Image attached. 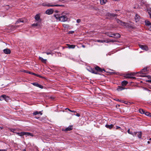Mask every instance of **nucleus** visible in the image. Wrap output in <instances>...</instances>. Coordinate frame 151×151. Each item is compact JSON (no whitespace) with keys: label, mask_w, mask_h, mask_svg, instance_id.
Returning <instances> with one entry per match:
<instances>
[{"label":"nucleus","mask_w":151,"mask_h":151,"mask_svg":"<svg viewBox=\"0 0 151 151\" xmlns=\"http://www.w3.org/2000/svg\"><path fill=\"white\" fill-rule=\"evenodd\" d=\"M116 21L120 24L124 26L125 28H134L133 27V24L131 23H126L124 22H122L118 19H116Z\"/></svg>","instance_id":"f257e3e1"},{"label":"nucleus","mask_w":151,"mask_h":151,"mask_svg":"<svg viewBox=\"0 0 151 151\" xmlns=\"http://www.w3.org/2000/svg\"><path fill=\"white\" fill-rule=\"evenodd\" d=\"M54 16L55 18L58 21L65 22L67 21L68 18L65 15H60V14H54Z\"/></svg>","instance_id":"f03ea898"},{"label":"nucleus","mask_w":151,"mask_h":151,"mask_svg":"<svg viewBox=\"0 0 151 151\" xmlns=\"http://www.w3.org/2000/svg\"><path fill=\"white\" fill-rule=\"evenodd\" d=\"M4 99L6 101H7L9 100V97L6 96L5 95H2L0 97V100L1 101Z\"/></svg>","instance_id":"7ed1b4c3"},{"label":"nucleus","mask_w":151,"mask_h":151,"mask_svg":"<svg viewBox=\"0 0 151 151\" xmlns=\"http://www.w3.org/2000/svg\"><path fill=\"white\" fill-rule=\"evenodd\" d=\"M135 74L134 73H129L126 75V78H130L136 79V78L134 77H131L130 76H134Z\"/></svg>","instance_id":"20e7f679"},{"label":"nucleus","mask_w":151,"mask_h":151,"mask_svg":"<svg viewBox=\"0 0 151 151\" xmlns=\"http://www.w3.org/2000/svg\"><path fill=\"white\" fill-rule=\"evenodd\" d=\"M139 47L142 50H145L146 51H147L148 50V47L146 45H139Z\"/></svg>","instance_id":"39448f33"},{"label":"nucleus","mask_w":151,"mask_h":151,"mask_svg":"<svg viewBox=\"0 0 151 151\" xmlns=\"http://www.w3.org/2000/svg\"><path fill=\"white\" fill-rule=\"evenodd\" d=\"M47 6L48 7H53V6H63V5H58V4H55V5H52L50 3H47Z\"/></svg>","instance_id":"423d86ee"},{"label":"nucleus","mask_w":151,"mask_h":151,"mask_svg":"<svg viewBox=\"0 0 151 151\" xmlns=\"http://www.w3.org/2000/svg\"><path fill=\"white\" fill-rule=\"evenodd\" d=\"M53 10L52 9H50L47 10L46 12L45 13L46 14L50 15L52 14L53 12Z\"/></svg>","instance_id":"0eeeda50"},{"label":"nucleus","mask_w":151,"mask_h":151,"mask_svg":"<svg viewBox=\"0 0 151 151\" xmlns=\"http://www.w3.org/2000/svg\"><path fill=\"white\" fill-rule=\"evenodd\" d=\"M95 69L97 71L99 72H102L103 71H105V70L104 69H102L98 66H96L95 67Z\"/></svg>","instance_id":"6e6552de"},{"label":"nucleus","mask_w":151,"mask_h":151,"mask_svg":"<svg viewBox=\"0 0 151 151\" xmlns=\"http://www.w3.org/2000/svg\"><path fill=\"white\" fill-rule=\"evenodd\" d=\"M26 20L25 19H19L17 20V21L16 22L15 24H17L20 22L25 23L26 22Z\"/></svg>","instance_id":"1a4fd4ad"},{"label":"nucleus","mask_w":151,"mask_h":151,"mask_svg":"<svg viewBox=\"0 0 151 151\" xmlns=\"http://www.w3.org/2000/svg\"><path fill=\"white\" fill-rule=\"evenodd\" d=\"M4 52L6 54H9L11 53V50L8 48L5 49L3 50Z\"/></svg>","instance_id":"9d476101"},{"label":"nucleus","mask_w":151,"mask_h":151,"mask_svg":"<svg viewBox=\"0 0 151 151\" xmlns=\"http://www.w3.org/2000/svg\"><path fill=\"white\" fill-rule=\"evenodd\" d=\"M148 67L144 68L142 69L140 71V72L142 74H145V73L148 70H147V68H148Z\"/></svg>","instance_id":"9b49d317"},{"label":"nucleus","mask_w":151,"mask_h":151,"mask_svg":"<svg viewBox=\"0 0 151 151\" xmlns=\"http://www.w3.org/2000/svg\"><path fill=\"white\" fill-rule=\"evenodd\" d=\"M140 19V16L137 14H136L135 17V20L136 22H138Z\"/></svg>","instance_id":"f8f14e48"},{"label":"nucleus","mask_w":151,"mask_h":151,"mask_svg":"<svg viewBox=\"0 0 151 151\" xmlns=\"http://www.w3.org/2000/svg\"><path fill=\"white\" fill-rule=\"evenodd\" d=\"M73 129V126L72 125H70L68 127L65 128L64 130V131L66 132H67L68 131H69Z\"/></svg>","instance_id":"ddd939ff"},{"label":"nucleus","mask_w":151,"mask_h":151,"mask_svg":"<svg viewBox=\"0 0 151 151\" xmlns=\"http://www.w3.org/2000/svg\"><path fill=\"white\" fill-rule=\"evenodd\" d=\"M95 42L101 43L106 42L108 43L109 42L108 40H96L95 41Z\"/></svg>","instance_id":"4468645a"},{"label":"nucleus","mask_w":151,"mask_h":151,"mask_svg":"<svg viewBox=\"0 0 151 151\" xmlns=\"http://www.w3.org/2000/svg\"><path fill=\"white\" fill-rule=\"evenodd\" d=\"M35 18L36 21H39L40 19V16L39 14H36L35 17Z\"/></svg>","instance_id":"2eb2a0df"},{"label":"nucleus","mask_w":151,"mask_h":151,"mask_svg":"<svg viewBox=\"0 0 151 151\" xmlns=\"http://www.w3.org/2000/svg\"><path fill=\"white\" fill-rule=\"evenodd\" d=\"M39 59L43 63H46V59H44L43 58L40 57H39Z\"/></svg>","instance_id":"dca6fc26"},{"label":"nucleus","mask_w":151,"mask_h":151,"mask_svg":"<svg viewBox=\"0 0 151 151\" xmlns=\"http://www.w3.org/2000/svg\"><path fill=\"white\" fill-rule=\"evenodd\" d=\"M114 125L112 124H111L110 125L108 124H106L105 127L107 128L111 129L114 127Z\"/></svg>","instance_id":"f3484780"},{"label":"nucleus","mask_w":151,"mask_h":151,"mask_svg":"<svg viewBox=\"0 0 151 151\" xmlns=\"http://www.w3.org/2000/svg\"><path fill=\"white\" fill-rule=\"evenodd\" d=\"M113 36H114L113 37L116 38H119L120 37V35L119 34H113Z\"/></svg>","instance_id":"a211bd4d"},{"label":"nucleus","mask_w":151,"mask_h":151,"mask_svg":"<svg viewBox=\"0 0 151 151\" xmlns=\"http://www.w3.org/2000/svg\"><path fill=\"white\" fill-rule=\"evenodd\" d=\"M67 45L68 46V47L69 49L72 48L73 49L75 48V45H70L69 44H67Z\"/></svg>","instance_id":"6ab92c4d"},{"label":"nucleus","mask_w":151,"mask_h":151,"mask_svg":"<svg viewBox=\"0 0 151 151\" xmlns=\"http://www.w3.org/2000/svg\"><path fill=\"white\" fill-rule=\"evenodd\" d=\"M100 3L101 4L103 5L105 4L107 1V0H100Z\"/></svg>","instance_id":"aec40b11"},{"label":"nucleus","mask_w":151,"mask_h":151,"mask_svg":"<svg viewBox=\"0 0 151 151\" xmlns=\"http://www.w3.org/2000/svg\"><path fill=\"white\" fill-rule=\"evenodd\" d=\"M17 134L19 135L22 136L23 135H25L26 134V132H22L20 133H17Z\"/></svg>","instance_id":"412c9836"},{"label":"nucleus","mask_w":151,"mask_h":151,"mask_svg":"<svg viewBox=\"0 0 151 151\" xmlns=\"http://www.w3.org/2000/svg\"><path fill=\"white\" fill-rule=\"evenodd\" d=\"M145 24L148 26H150L151 25V23L149 21L146 20L145 21Z\"/></svg>","instance_id":"4be33fe9"},{"label":"nucleus","mask_w":151,"mask_h":151,"mask_svg":"<svg viewBox=\"0 0 151 151\" xmlns=\"http://www.w3.org/2000/svg\"><path fill=\"white\" fill-rule=\"evenodd\" d=\"M25 135L27 137V136H31L33 137L34 135L32 133L30 132H26Z\"/></svg>","instance_id":"5701e85b"},{"label":"nucleus","mask_w":151,"mask_h":151,"mask_svg":"<svg viewBox=\"0 0 151 151\" xmlns=\"http://www.w3.org/2000/svg\"><path fill=\"white\" fill-rule=\"evenodd\" d=\"M91 73L95 74H98V72L96 71V70L93 69H91V70L90 71Z\"/></svg>","instance_id":"b1692460"},{"label":"nucleus","mask_w":151,"mask_h":151,"mask_svg":"<svg viewBox=\"0 0 151 151\" xmlns=\"http://www.w3.org/2000/svg\"><path fill=\"white\" fill-rule=\"evenodd\" d=\"M105 34L110 37H114V36H113V34H111L109 32H106L105 33Z\"/></svg>","instance_id":"393cba45"},{"label":"nucleus","mask_w":151,"mask_h":151,"mask_svg":"<svg viewBox=\"0 0 151 151\" xmlns=\"http://www.w3.org/2000/svg\"><path fill=\"white\" fill-rule=\"evenodd\" d=\"M137 136L139 139H141L142 137V132H137Z\"/></svg>","instance_id":"a878e982"},{"label":"nucleus","mask_w":151,"mask_h":151,"mask_svg":"<svg viewBox=\"0 0 151 151\" xmlns=\"http://www.w3.org/2000/svg\"><path fill=\"white\" fill-rule=\"evenodd\" d=\"M39 114H40L41 115L42 114V113L41 111L38 112L37 111H36L33 113V114L35 115Z\"/></svg>","instance_id":"bb28decb"},{"label":"nucleus","mask_w":151,"mask_h":151,"mask_svg":"<svg viewBox=\"0 0 151 151\" xmlns=\"http://www.w3.org/2000/svg\"><path fill=\"white\" fill-rule=\"evenodd\" d=\"M124 89H125L122 86H119L118 87V88H117V90L118 91H122V90H123Z\"/></svg>","instance_id":"cd10ccee"},{"label":"nucleus","mask_w":151,"mask_h":151,"mask_svg":"<svg viewBox=\"0 0 151 151\" xmlns=\"http://www.w3.org/2000/svg\"><path fill=\"white\" fill-rule=\"evenodd\" d=\"M128 83V82L126 81H123L122 82V86H125Z\"/></svg>","instance_id":"c85d7f7f"},{"label":"nucleus","mask_w":151,"mask_h":151,"mask_svg":"<svg viewBox=\"0 0 151 151\" xmlns=\"http://www.w3.org/2000/svg\"><path fill=\"white\" fill-rule=\"evenodd\" d=\"M144 114L147 116H151V114L148 112H145Z\"/></svg>","instance_id":"c756f323"},{"label":"nucleus","mask_w":151,"mask_h":151,"mask_svg":"<svg viewBox=\"0 0 151 151\" xmlns=\"http://www.w3.org/2000/svg\"><path fill=\"white\" fill-rule=\"evenodd\" d=\"M148 78L150 79L149 80H146V81L148 82H151V76H147Z\"/></svg>","instance_id":"7c9ffc66"},{"label":"nucleus","mask_w":151,"mask_h":151,"mask_svg":"<svg viewBox=\"0 0 151 151\" xmlns=\"http://www.w3.org/2000/svg\"><path fill=\"white\" fill-rule=\"evenodd\" d=\"M139 111L141 114H144L145 112L144 110L142 109H139Z\"/></svg>","instance_id":"2f4dec72"},{"label":"nucleus","mask_w":151,"mask_h":151,"mask_svg":"<svg viewBox=\"0 0 151 151\" xmlns=\"http://www.w3.org/2000/svg\"><path fill=\"white\" fill-rule=\"evenodd\" d=\"M52 51L50 50L49 51V52H45L47 55H50V54H51V53H52ZM45 52H43V53H45Z\"/></svg>","instance_id":"473e14b6"},{"label":"nucleus","mask_w":151,"mask_h":151,"mask_svg":"<svg viewBox=\"0 0 151 151\" xmlns=\"http://www.w3.org/2000/svg\"><path fill=\"white\" fill-rule=\"evenodd\" d=\"M40 25L39 23H34L32 25V26H37Z\"/></svg>","instance_id":"72a5a7b5"},{"label":"nucleus","mask_w":151,"mask_h":151,"mask_svg":"<svg viewBox=\"0 0 151 151\" xmlns=\"http://www.w3.org/2000/svg\"><path fill=\"white\" fill-rule=\"evenodd\" d=\"M32 84L34 86H35L37 87L39 84L37 83H32Z\"/></svg>","instance_id":"f704fd0d"},{"label":"nucleus","mask_w":151,"mask_h":151,"mask_svg":"<svg viewBox=\"0 0 151 151\" xmlns=\"http://www.w3.org/2000/svg\"><path fill=\"white\" fill-rule=\"evenodd\" d=\"M110 15L111 16H112L113 17H114L116 16L117 15L116 14H110Z\"/></svg>","instance_id":"c9c22d12"},{"label":"nucleus","mask_w":151,"mask_h":151,"mask_svg":"<svg viewBox=\"0 0 151 151\" xmlns=\"http://www.w3.org/2000/svg\"><path fill=\"white\" fill-rule=\"evenodd\" d=\"M137 132H132V134H131L133 136H136V134L137 133Z\"/></svg>","instance_id":"e433bc0d"},{"label":"nucleus","mask_w":151,"mask_h":151,"mask_svg":"<svg viewBox=\"0 0 151 151\" xmlns=\"http://www.w3.org/2000/svg\"><path fill=\"white\" fill-rule=\"evenodd\" d=\"M148 12V14L149 15L150 17V18L151 19V11L150 10Z\"/></svg>","instance_id":"4c0bfd02"},{"label":"nucleus","mask_w":151,"mask_h":151,"mask_svg":"<svg viewBox=\"0 0 151 151\" xmlns=\"http://www.w3.org/2000/svg\"><path fill=\"white\" fill-rule=\"evenodd\" d=\"M63 26L64 28H67L68 27V25L66 24H63Z\"/></svg>","instance_id":"58836bf2"},{"label":"nucleus","mask_w":151,"mask_h":151,"mask_svg":"<svg viewBox=\"0 0 151 151\" xmlns=\"http://www.w3.org/2000/svg\"><path fill=\"white\" fill-rule=\"evenodd\" d=\"M128 133L130 134H132V132H131L130 130V129H129L127 131Z\"/></svg>","instance_id":"ea45409f"},{"label":"nucleus","mask_w":151,"mask_h":151,"mask_svg":"<svg viewBox=\"0 0 151 151\" xmlns=\"http://www.w3.org/2000/svg\"><path fill=\"white\" fill-rule=\"evenodd\" d=\"M29 73L30 74H32V75H33L36 76H37V74H35L34 73H32V72H29Z\"/></svg>","instance_id":"a19ab883"},{"label":"nucleus","mask_w":151,"mask_h":151,"mask_svg":"<svg viewBox=\"0 0 151 151\" xmlns=\"http://www.w3.org/2000/svg\"><path fill=\"white\" fill-rule=\"evenodd\" d=\"M38 87L40 88H43V86H42L40 84H39V85H38Z\"/></svg>","instance_id":"79ce46f5"},{"label":"nucleus","mask_w":151,"mask_h":151,"mask_svg":"<svg viewBox=\"0 0 151 151\" xmlns=\"http://www.w3.org/2000/svg\"><path fill=\"white\" fill-rule=\"evenodd\" d=\"M42 5L44 6H47V3H43L42 4Z\"/></svg>","instance_id":"37998d69"},{"label":"nucleus","mask_w":151,"mask_h":151,"mask_svg":"<svg viewBox=\"0 0 151 151\" xmlns=\"http://www.w3.org/2000/svg\"><path fill=\"white\" fill-rule=\"evenodd\" d=\"M69 111H70V112H76V111H72V110H70L69 109H67Z\"/></svg>","instance_id":"c03bdc74"},{"label":"nucleus","mask_w":151,"mask_h":151,"mask_svg":"<svg viewBox=\"0 0 151 151\" xmlns=\"http://www.w3.org/2000/svg\"><path fill=\"white\" fill-rule=\"evenodd\" d=\"M81 20L80 19H78L77 20L76 22L77 23H79L81 22Z\"/></svg>","instance_id":"a18cd8bd"},{"label":"nucleus","mask_w":151,"mask_h":151,"mask_svg":"<svg viewBox=\"0 0 151 151\" xmlns=\"http://www.w3.org/2000/svg\"><path fill=\"white\" fill-rule=\"evenodd\" d=\"M76 115L77 116H78V117H79L80 116V114H78V113H77L76 114Z\"/></svg>","instance_id":"49530a36"},{"label":"nucleus","mask_w":151,"mask_h":151,"mask_svg":"<svg viewBox=\"0 0 151 151\" xmlns=\"http://www.w3.org/2000/svg\"><path fill=\"white\" fill-rule=\"evenodd\" d=\"M109 42H115V41L113 40H111L109 41H108Z\"/></svg>","instance_id":"de8ad7c7"},{"label":"nucleus","mask_w":151,"mask_h":151,"mask_svg":"<svg viewBox=\"0 0 151 151\" xmlns=\"http://www.w3.org/2000/svg\"><path fill=\"white\" fill-rule=\"evenodd\" d=\"M37 76V77H38L40 78H42V76H41L40 75H37H37L36 76Z\"/></svg>","instance_id":"09e8293b"},{"label":"nucleus","mask_w":151,"mask_h":151,"mask_svg":"<svg viewBox=\"0 0 151 151\" xmlns=\"http://www.w3.org/2000/svg\"><path fill=\"white\" fill-rule=\"evenodd\" d=\"M24 72L27 73H29L30 72H28V71L26 70H24Z\"/></svg>","instance_id":"8fccbe9b"},{"label":"nucleus","mask_w":151,"mask_h":151,"mask_svg":"<svg viewBox=\"0 0 151 151\" xmlns=\"http://www.w3.org/2000/svg\"><path fill=\"white\" fill-rule=\"evenodd\" d=\"M116 129H119V128H120V127H119V126H116Z\"/></svg>","instance_id":"3c124183"},{"label":"nucleus","mask_w":151,"mask_h":151,"mask_svg":"<svg viewBox=\"0 0 151 151\" xmlns=\"http://www.w3.org/2000/svg\"><path fill=\"white\" fill-rule=\"evenodd\" d=\"M15 130L14 129H11V131L12 132H14V131Z\"/></svg>","instance_id":"603ef678"},{"label":"nucleus","mask_w":151,"mask_h":151,"mask_svg":"<svg viewBox=\"0 0 151 151\" xmlns=\"http://www.w3.org/2000/svg\"><path fill=\"white\" fill-rule=\"evenodd\" d=\"M3 129V127H0V129Z\"/></svg>","instance_id":"864d4df0"},{"label":"nucleus","mask_w":151,"mask_h":151,"mask_svg":"<svg viewBox=\"0 0 151 151\" xmlns=\"http://www.w3.org/2000/svg\"><path fill=\"white\" fill-rule=\"evenodd\" d=\"M150 27V28H149V29L150 30H151V25Z\"/></svg>","instance_id":"5fc2aeb1"},{"label":"nucleus","mask_w":151,"mask_h":151,"mask_svg":"<svg viewBox=\"0 0 151 151\" xmlns=\"http://www.w3.org/2000/svg\"><path fill=\"white\" fill-rule=\"evenodd\" d=\"M1 151H6V150H1Z\"/></svg>","instance_id":"6e6d98bb"},{"label":"nucleus","mask_w":151,"mask_h":151,"mask_svg":"<svg viewBox=\"0 0 151 151\" xmlns=\"http://www.w3.org/2000/svg\"><path fill=\"white\" fill-rule=\"evenodd\" d=\"M82 47H83V48H84V47H85V45H82Z\"/></svg>","instance_id":"4d7b16f0"},{"label":"nucleus","mask_w":151,"mask_h":151,"mask_svg":"<svg viewBox=\"0 0 151 151\" xmlns=\"http://www.w3.org/2000/svg\"><path fill=\"white\" fill-rule=\"evenodd\" d=\"M23 151H26L25 149H23Z\"/></svg>","instance_id":"13d9d810"},{"label":"nucleus","mask_w":151,"mask_h":151,"mask_svg":"<svg viewBox=\"0 0 151 151\" xmlns=\"http://www.w3.org/2000/svg\"><path fill=\"white\" fill-rule=\"evenodd\" d=\"M147 143H148V144L150 143V141H148L147 142Z\"/></svg>","instance_id":"bf43d9fd"},{"label":"nucleus","mask_w":151,"mask_h":151,"mask_svg":"<svg viewBox=\"0 0 151 151\" xmlns=\"http://www.w3.org/2000/svg\"><path fill=\"white\" fill-rule=\"evenodd\" d=\"M122 100L121 101H119L121 102H123Z\"/></svg>","instance_id":"052dcab7"},{"label":"nucleus","mask_w":151,"mask_h":151,"mask_svg":"<svg viewBox=\"0 0 151 151\" xmlns=\"http://www.w3.org/2000/svg\"><path fill=\"white\" fill-rule=\"evenodd\" d=\"M70 32L71 33H73V32L71 31V32Z\"/></svg>","instance_id":"680f3d73"},{"label":"nucleus","mask_w":151,"mask_h":151,"mask_svg":"<svg viewBox=\"0 0 151 151\" xmlns=\"http://www.w3.org/2000/svg\"><path fill=\"white\" fill-rule=\"evenodd\" d=\"M116 101H120V100L119 99H118Z\"/></svg>","instance_id":"e2e57ef3"},{"label":"nucleus","mask_w":151,"mask_h":151,"mask_svg":"<svg viewBox=\"0 0 151 151\" xmlns=\"http://www.w3.org/2000/svg\"><path fill=\"white\" fill-rule=\"evenodd\" d=\"M41 20H40V21H39V22H40H40H41Z\"/></svg>","instance_id":"0e129e2a"},{"label":"nucleus","mask_w":151,"mask_h":151,"mask_svg":"<svg viewBox=\"0 0 151 151\" xmlns=\"http://www.w3.org/2000/svg\"><path fill=\"white\" fill-rule=\"evenodd\" d=\"M1 151V150L0 149V151Z\"/></svg>","instance_id":"69168bd1"}]
</instances>
